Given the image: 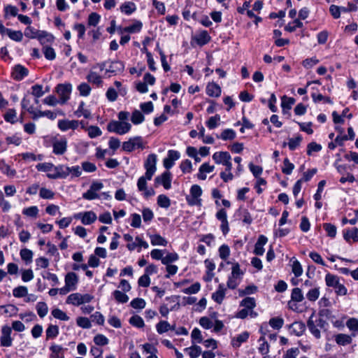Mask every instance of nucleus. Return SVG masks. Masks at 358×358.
Masks as SVG:
<instances>
[{
  "instance_id": "32",
  "label": "nucleus",
  "mask_w": 358,
  "mask_h": 358,
  "mask_svg": "<svg viewBox=\"0 0 358 358\" xmlns=\"http://www.w3.org/2000/svg\"><path fill=\"white\" fill-rule=\"evenodd\" d=\"M325 282L327 286L336 288L340 283L339 278L336 275L327 273L325 276Z\"/></svg>"
},
{
  "instance_id": "44",
  "label": "nucleus",
  "mask_w": 358,
  "mask_h": 358,
  "mask_svg": "<svg viewBox=\"0 0 358 358\" xmlns=\"http://www.w3.org/2000/svg\"><path fill=\"white\" fill-rule=\"evenodd\" d=\"M36 310L40 317H44L48 312L47 304L45 302H38L36 304Z\"/></svg>"
},
{
  "instance_id": "31",
  "label": "nucleus",
  "mask_w": 358,
  "mask_h": 358,
  "mask_svg": "<svg viewBox=\"0 0 358 358\" xmlns=\"http://www.w3.org/2000/svg\"><path fill=\"white\" fill-rule=\"evenodd\" d=\"M122 13H125L126 15H131L134 13L136 8L134 3L128 1L124 3L120 8Z\"/></svg>"
},
{
  "instance_id": "19",
  "label": "nucleus",
  "mask_w": 358,
  "mask_h": 358,
  "mask_svg": "<svg viewBox=\"0 0 358 358\" xmlns=\"http://www.w3.org/2000/svg\"><path fill=\"white\" fill-rule=\"evenodd\" d=\"M86 79L89 83L95 85L98 87L102 86V77L93 70L90 71L89 73L86 77Z\"/></svg>"
},
{
  "instance_id": "57",
  "label": "nucleus",
  "mask_w": 358,
  "mask_h": 358,
  "mask_svg": "<svg viewBox=\"0 0 358 358\" xmlns=\"http://www.w3.org/2000/svg\"><path fill=\"white\" fill-rule=\"evenodd\" d=\"M84 102H81L78 106V110L76 111V115L78 117L84 116L85 118H89L91 116L90 110L84 108Z\"/></svg>"
},
{
  "instance_id": "33",
  "label": "nucleus",
  "mask_w": 358,
  "mask_h": 358,
  "mask_svg": "<svg viewBox=\"0 0 358 358\" xmlns=\"http://www.w3.org/2000/svg\"><path fill=\"white\" fill-rule=\"evenodd\" d=\"M344 238L347 241L352 239L354 242H358V229L355 227L351 230H348L344 233Z\"/></svg>"
},
{
  "instance_id": "39",
  "label": "nucleus",
  "mask_w": 358,
  "mask_h": 358,
  "mask_svg": "<svg viewBox=\"0 0 358 358\" xmlns=\"http://www.w3.org/2000/svg\"><path fill=\"white\" fill-rule=\"evenodd\" d=\"M20 255L22 259L24 260L26 264H29L32 262L33 252L31 250L27 248L22 249Z\"/></svg>"
},
{
  "instance_id": "64",
  "label": "nucleus",
  "mask_w": 358,
  "mask_h": 358,
  "mask_svg": "<svg viewBox=\"0 0 358 358\" xmlns=\"http://www.w3.org/2000/svg\"><path fill=\"white\" fill-rule=\"evenodd\" d=\"M300 353L299 348H292L287 350L283 355V358H297Z\"/></svg>"
},
{
  "instance_id": "18",
  "label": "nucleus",
  "mask_w": 358,
  "mask_h": 358,
  "mask_svg": "<svg viewBox=\"0 0 358 358\" xmlns=\"http://www.w3.org/2000/svg\"><path fill=\"white\" fill-rule=\"evenodd\" d=\"M249 333L244 331L231 339V345L235 348H238L242 343L246 342L249 338Z\"/></svg>"
},
{
  "instance_id": "61",
  "label": "nucleus",
  "mask_w": 358,
  "mask_h": 358,
  "mask_svg": "<svg viewBox=\"0 0 358 358\" xmlns=\"http://www.w3.org/2000/svg\"><path fill=\"white\" fill-rule=\"evenodd\" d=\"M39 196L44 199H51L54 197L55 193L49 189L42 187L40 189Z\"/></svg>"
},
{
  "instance_id": "43",
  "label": "nucleus",
  "mask_w": 358,
  "mask_h": 358,
  "mask_svg": "<svg viewBox=\"0 0 358 358\" xmlns=\"http://www.w3.org/2000/svg\"><path fill=\"white\" fill-rule=\"evenodd\" d=\"M59 334V327L57 325L50 324L46 329V338H54Z\"/></svg>"
},
{
  "instance_id": "7",
  "label": "nucleus",
  "mask_w": 358,
  "mask_h": 358,
  "mask_svg": "<svg viewBox=\"0 0 358 358\" xmlns=\"http://www.w3.org/2000/svg\"><path fill=\"white\" fill-rule=\"evenodd\" d=\"M53 153L57 155L64 154L67 150V140L65 138L55 139L52 142Z\"/></svg>"
},
{
  "instance_id": "9",
  "label": "nucleus",
  "mask_w": 358,
  "mask_h": 358,
  "mask_svg": "<svg viewBox=\"0 0 358 358\" xmlns=\"http://www.w3.org/2000/svg\"><path fill=\"white\" fill-rule=\"evenodd\" d=\"M12 332V329L7 326H3L1 329V336L0 338L1 345L3 347H10L12 345V338L10 337V334Z\"/></svg>"
},
{
  "instance_id": "16",
  "label": "nucleus",
  "mask_w": 358,
  "mask_h": 358,
  "mask_svg": "<svg viewBox=\"0 0 358 358\" xmlns=\"http://www.w3.org/2000/svg\"><path fill=\"white\" fill-rule=\"evenodd\" d=\"M315 314L313 313L307 321V327L310 331V332L313 334V336L317 339H320L321 338L320 330L319 329V327L315 322L314 318Z\"/></svg>"
},
{
  "instance_id": "4",
  "label": "nucleus",
  "mask_w": 358,
  "mask_h": 358,
  "mask_svg": "<svg viewBox=\"0 0 358 358\" xmlns=\"http://www.w3.org/2000/svg\"><path fill=\"white\" fill-rule=\"evenodd\" d=\"M157 156L155 154H150L148 156L144 164L146 170L145 175L148 180L152 179V176L156 171Z\"/></svg>"
},
{
  "instance_id": "23",
  "label": "nucleus",
  "mask_w": 358,
  "mask_h": 358,
  "mask_svg": "<svg viewBox=\"0 0 358 358\" xmlns=\"http://www.w3.org/2000/svg\"><path fill=\"white\" fill-rule=\"evenodd\" d=\"M215 169L214 166H210L208 163H203L199 169V173L197 174V178L200 180H206V173H211Z\"/></svg>"
},
{
  "instance_id": "63",
  "label": "nucleus",
  "mask_w": 358,
  "mask_h": 358,
  "mask_svg": "<svg viewBox=\"0 0 358 358\" xmlns=\"http://www.w3.org/2000/svg\"><path fill=\"white\" fill-rule=\"evenodd\" d=\"M78 90L80 92V94L83 96H87L90 94L91 87L90 86L86 83H83L78 87Z\"/></svg>"
},
{
  "instance_id": "60",
  "label": "nucleus",
  "mask_w": 358,
  "mask_h": 358,
  "mask_svg": "<svg viewBox=\"0 0 358 358\" xmlns=\"http://www.w3.org/2000/svg\"><path fill=\"white\" fill-rule=\"evenodd\" d=\"M142 26V23L139 21H137L134 24L125 27L123 31L129 33L138 32L141 29Z\"/></svg>"
},
{
  "instance_id": "54",
  "label": "nucleus",
  "mask_w": 358,
  "mask_h": 358,
  "mask_svg": "<svg viewBox=\"0 0 358 358\" xmlns=\"http://www.w3.org/2000/svg\"><path fill=\"white\" fill-rule=\"evenodd\" d=\"M303 27V23L299 19H296L292 23H289L285 27V29L289 32L294 31L297 28H301Z\"/></svg>"
},
{
  "instance_id": "20",
  "label": "nucleus",
  "mask_w": 358,
  "mask_h": 358,
  "mask_svg": "<svg viewBox=\"0 0 358 358\" xmlns=\"http://www.w3.org/2000/svg\"><path fill=\"white\" fill-rule=\"evenodd\" d=\"M213 159L216 164L224 165L225 162L231 159V157L227 152H217L213 155Z\"/></svg>"
},
{
  "instance_id": "17",
  "label": "nucleus",
  "mask_w": 358,
  "mask_h": 358,
  "mask_svg": "<svg viewBox=\"0 0 358 358\" xmlns=\"http://www.w3.org/2000/svg\"><path fill=\"white\" fill-rule=\"evenodd\" d=\"M190 194L192 198L191 199H187L188 203L190 205H195L198 203L199 198L202 194L201 188L197 185H194L190 189Z\"/></svg>"
},
{
  "instance_id": "11",
  "label": "nucleus",
  "mask_w": 358,
  "mask_h": 358,
  "mask_svg": "<svg viewBox=\"0 0 358 358\" xmlns=\"http://www.w3.org/2000/svg\"><path fill=\"white\" fill-rule=\"evenodd\" d=\"M65 285L69 287L71 290L74 291L77 288L78 282V275L74 272H69L65 275Z\"/></svg>"
},
{
  "instance_id": "14",
  "label": "nucleus",
  "mask_w": 358,
  "mask_h": 358,
  "mask_svg": "<svg viewBox=\"0 0 358 358\" xmlns=\"http://www.w3.org/2000/svg\"><path fill=\"white\" fill-rule=\"evenodd\" d=\"M290 334L296 336H301L306 330V325L302 322H294L288 326Z\"/></svg>"
},
{
  "instance_id": "29",
  "label": "nucleus",
  "mask_w": 358,
  "mask_h": 358,
  "mask_svg": "<svg viewBox=\"0 0 358 358\" xmlns=\"http://www.w3.org/2000/svg\"><path fill=\"white\" fill-rule=\"evenodd\" d=\"M4 120L10 124H15L17 121L16 110L13 108L8 109L3 115Z\"/></svg>"
},
{
  "instance_id": "37",
  "label": "nucleus",
  "mask_w": 358,
  "mask_h": 358,
  "mask_svg": "<svg viewBox=\"0 0 358 358\" xmlns=\"http://www.w3.org/2000/svg\"><path fill=\"white\" fill-rule=\"evenodd\" d=\"M236 136V134L234 130L231 129H226L222 131L219 138L224 141L234 140Z\"/></svg>"
},
{
  "instance_id": "22",
  "label": "nucleus",
  "mask_w": 358,
  "mask_h": 358,
  "mask_svg": "<svg viewBox=\"0 0 358 358\" xmlns=\"http://www.w3.org/2000/svg\"><path fill=\"white\" fill-rule=\"evenodd\" d=\"M124 69V64L120 61H113L110 63L106 73H112L114 74L121 73Z\"/></svg>"
},
{
  "instance_id": "3",
  "label": "nucleus",
  "mask_w": 358,
  "mask_h": 358,
  "mask_svg": "<svg viewBox=\"0 0 358 358\" xmlns=\"http://www.w3.org/2000/svg\"><path fill=\"white\" fill-rule=\"evenodd\" d=\"M72 91V85L69 83L59 84L56 87V92L59 96L61 104L65 103L70 98Z\"/></svg>"
},
{
  "instance_id": "28",
  "label": "nucleus",
  "mask_w": 358,
  "mask_h": 358,
  "mask_svg": "<svg viewBox=\"0 0 358 358\" xmlns=\"http://www.w3.org/2000/svg\"><path fill=\"white\" fill-rule=\"evenodd\" d=\"M295 103V99L292 97H287L286 96H283L282 97V103L281 106L282 108V112L285 113L287 110H289L292 106V105Z\"/></svg>"
},
{
  "instance_id": "58",
  "label": "nucleus",
  "mask_w": 358,
  "mask_h": 358,
  "mask_svg": "<svg viewBox=\"0 0 358 358\" xmlns=\"http://www.w3.org/2000/svg\"><path fill=\"white\" fill-rule=\"evenodd\" d=\"M8 37L15 41H21L23 38V34L21 31H14L10 29L8 31Z\"/></svg>"
},
{
  "instance_id": "62",
  "label": "nucleus",
  "mask_w": 358,
  "mask_h": 358,
  "mask_svg": "<svg viewBox=\"0 0 358 358\" xmlns=\"http://www.w3.org/2000/svg\"><path fill=\"white\" fill-rule=\"evenodd\" d=\"M88 135L90 138H94L100 136L102 134L101 130L97 126H90L87 128Z\"/></svg>"
},
{
  "instance_id": "24",
  "label": "nucleus",
  "mask_w": 358,
  "mask_h": 358,
  "mask_svg": "<svg viewBox=\"0 0 358 358\" xmlns=\"http://www.w3.org/2000/svg\"><path fill=\"white\" fill-rule=\"evenodd\" d=\"M225 291L226 288L224 285H219L217 291L212 294V299L217 303H222L225 296Z\"/></svg>"
},
{
  "instance_id": "12",
  "label": "nucleus",
  "mask_w": 358,
  "mask_h": 358,
  "mask_svg": "<svg viewBox=\"0 0 358 358\" xmlns=\"http://www.w3.org/2000/svg\"><path fill=\"white\" fill-rule=\"evenodd\" d=\"M155 180L156 183L162 184L166 189H169L171 187V173L166 171L155 178Z\"/></svg>"
},
{
  "instance_id": "56",
  "label": "nucleus",
  "mask_w": 358,
  "mask_h": 358,
  "mask_svg": "<svg viewBox=\"0 0 358 358\" xmlns=\"http://www.w3.org/2000/svg\"><path fill=\"white\" fill-rule=\"evenodd\" d=\"M113 296L115 300L119 303H124L129 301V296L119 290L114 291Z\"/></svg>"
},
{
  "instance_id": "55",
  "label": "nucleus",
  "mask_w": 358,
  "mask_h": 358,
  "mask_svg": "<svg viewBox=\"0 0 358 358\" xmlns=\"http://www.w3.org/2000/svg\"><path fill=\"white\" fill-rule=\"evenodd\" d=\"M22 213L28 217H36L38 214V208L36 206H31L23 209Z\"/></svg>"
},
{
  "instance_id": "41",
  "label": "nucleus",
  "mask_w": 358,
  "mask_h": 358,
  "mask_svg": "<svg viewBox=\"0 0 358 358\" xmlns=\"http://www.w3.org/2000/svg\"><path fill=\"white\" fill-rule=\"evenodd\" d=\"M179 257L176 252L168 253L165 257L162 259V263L164 265L171 264L178 259Z\"/></svg>"
},
{
  "instance_id": "1",
  "label": "nucleus",
  "mask_w": 358,
  "mask_h": 358,
  "mask_svg": "<svg viewBox=\"0 0 358 358\" xmlns=\"http://www.w3.org/2000/svg\"><path fill=\"white\" fill-rule=\"evenodd\" d=\"M131 128V124L128 122H120L113 120L107 125V129L110 132H114L119 135H124L128 133Z\"/></svg>"
},
{
  "instance_id": "13",
  "label": "nucleus",
  "mask_w": 358,
  "mask_h": 358,
  "mask_svg": "<svg viewBox=\"0 0 358 358\" xmlns=\"http://www.w3.org/2000/svg\"><path fill=\"white\" fill-rule=\"evenodd\" d=\"M58 127L60 130L65 131L69 129H76L79 125L78 120H62L58 121Z\"/></svg>"
},
{
  "instance_id": "46",
  "label": "nucleus",
  "mask_w": 358,
  "mask_h": 358,
  "mask_svg": "<svg viewBox=\"0 0 358 358\" xmlns=\"http://www.w3.org/2000/svg\"><path fill=\"white\" fill-rule=\"evenodd\" d=\"M28 293L27 287L25 286H19L13 290V294L15 297L21 298L25 296Z\"/></svg>"
},
{
  "instance_id": "34",
  "label": "nucleus",
  "mask_w": 358,
  "mask_h": 358,
  "mask_svg": "<svg viewBox=\"0 0 358 358\" xmlns=\"http://www.w3.org/2000/svg\"><path fill=\"white\" fill-rule=\"evenodd\" d=\"M187 352L190 358H197L201 353V348L196 345H193L189 348L185 349Z\"/></svg>"
},
{
  "instance_id": "10",
  "label": "nucleus",
  "mask_w": 358,
  "mask_h": 358,
  "mask_svg": "<svg viewBox=\"0 0 358 358\" xmlns=\"http://www.w3.org/2000/svg\"><path fill=\"white\" fill-rule=\"evenodd\" d=\"M76 217L80 219L81 222L85 225L91 224L97 219L96 213L92 210L80 213L76 216Z\"/></svg>"
},
{
  "instance_id": "25",
  "label": "nucleus",
  "mask_w": 358,
  "mask_h": 358,
  "mask_svg": "<svg viewBox=\"0 0 358 358\" xmlns=\"http://www.w3.org/2000/svg\"><path fill=\"white\" fill-rule=\"evenodd\" d=\"M206 93L210 96L217 97L221 94V88L214 83H208L206 87Z\"/></svg>"
},
{
  "instance_id": "38",
  "label": "nucleus",
  "mask_w": 358,
  "mask_h": 358,
  "mask_svg": "<svg viewBox=\"0 0 358 358\" xmlns=\"http://www.w3.org/2000/svg\"><path fill=\"white\" fill-rule=\"evenodd\" d=\"M346 325L348 327V329L352 331V336H355L356 334H358V320L356 318H350L349 319L347 322Z\"/></svg>"
},
{
  "instance_id": "51",
  "label": "nucleus",
  "mask_w": 358,
  "mask_h": 358,
  "mask_svg": "<svg viewBox=\"0 0 358 358\" xmlns=\"http://www.w3.org/2000/svg\"><path fill=\"white\" fill-rule=\"evenodd\" d=\"M241 306H243L249 310H252L256 306L255 299L253 297H246L242 300Z\"/></svg>"
},
{
  "instance_id": "2",
  "label": "nucleus",
  "mask_w": 358,
  "mask_h": 358,
  "mask_svg": "<svg viewBox=\"0 0 358 358\" xmlns=\"http://www.w3.org/2000/svg\"><path fill=\"white\" fill-rule=\"evenodd\" d=\"M243 273L240 268L238 263H235L232 266L231 273L227 280V287L229 289H234L239 284Z\"/></svg>"
},
{
  "instance_id": "6",
  "label": "nucleus",
  "mask_w": 358,
  "mask_h": 358,
  "mask_svg": "<svg viewBox=\"0 0 358 358\" xmlns=\"http://www.w3.org/2000/svg\"><path fill=\"white\" fill-rule=\"evenodd\" d=\"M143 141L141 136L131 138L122 144V149L127 152H131L136 148H143Z\"/></svg>"
},
{
  "instance_id": "59",
  "label": "nucleus",
  "mask_w": 358,
  "mask_h": 358,
  "mask_svg": "<svg viewBox=\"0 0 358 358\" xmlns=\"http://www.w3.org/2000/svg\"><path fill=\"white\" fill-rule=\"evenodd\" d=\"M54 164L52 163H41L38 164L36 166L38 171L50 173L52 171Z\"/></svg>"
},
{
  "instance_id": "52",
  "label": "nucleus",
  "mask_w": 358,
  "mask_h": 358,
  "mask_svg": "<svg viewBox=\"0 0 358 358\" xmlns=\"http://www.w3.org/2000/svg\"><path fill=\"white\" fill-rule=\"evenodd\" d=\"M201 289V284L198 282L194 283L190 287L185 288L182 290L184 294H192L197 293Z\"/></svg>"
},
{
  "instance_id": "50",
  "label": "nucleus",
  "mask_w": 358,
  "mask_h": 358,
  "mask_svg": "<svg viewBox=\"0 0 358 358\" xmlns=\"http://www.w3.org/2000/svg\"><path fill=\"white\" fill-rule=\"evenodd\" d=\"M144 119L145 118H144V116L142 114V113L138 110H136L133 112L131 118V122L134 124H138L142 123L144 121Z\"/></svg>"
},
{
  "instance_id": "42",
  "label": "nucleus",
  "mask_w": 358,
  "mask_h": 358,
  "mask_svg": "<svg viewBox=\"0 0 358 358\" xmlns=\"http://www.w3.org/2000/svg\"><path fill=\"white\" fill-rule=\"evenodd\" d=\"M157 204L161 208H168L171 206V200L167 196L160 194L157 197Z\"/></svg>"
},
{
  "instance_id": "8",
  "label": "nucleus",
  "mask_w": 358,
  "mask_h": 358,
  "mask_svg": "<svg viewBox=\"0 0 358 358\" xmlns=\"http://www.w3.org/2000/svg\"><path fill=\"white\" fill-rule=\"evenodd\" d=\"M67 169L64 165L54 166L52 172L47 173L50 179L65 178L67 177Z\"/></svg>"
},
{
  "instance_id": "45",
  "label": "nucleus",
  "mask_w": 358,
  "mask_h": 358,
  "mask_svg": "<svg viewBox=\"0 0 358 358\" xmlns=\"http://www.w3.org/2000/svg\"><path fill=\"white\" fill-rule=\"evenodd\" d=\"M320 296V288L319 287H314L310 289L306 294V298L310 301H315Z\"/></svg>"
},
{
  "instance_id": "21",
  "label": "nucleus",
  "mask_w": 358,
  "mask_h": 358,
  "mask_svg": "<svg viewBox=\"0 0 358 358\" xmlns=\"http://www.w3.org/2000/svg\"><path fill=\"white\" fill-rule=\"evenodd\" d=\"M268 239L264 235L259 236L258 240L255 245L254 252L257 255H262L264 252V246L267 243Z\"/></svg>"
},
{
  "instance_id": "30",
  "label": "nucleus",
  "mask_w": 358,
  "mask_h": 358,
  "mask_svg": "<svg viewBox=\"0 0 358 358\" xmlns=\"http://www.w3.org/2000/svg\"><path fill=\"white\" fill-rule=\"evenodd\" d=\"M335 341L340 345H346L352 343V338L347 334H339L336 336Z\"/></svg>"
},
{
  "instance_id": "35",
  "label": "nucleus",
  "mask_w": 358,
  "mask_h": 358,
  "mask_svg": "<svg viewBox=\"0 0 358 358\" xmlns=\"http://www.w3.org/2000/svg\"><path fill=\"white\" fill-rule=\"evenodd\" d=\"M268 324L273 329L279 330L284 324V320L280 317H272L269 320Z\"/></svg>"
},
{
  "instance_id": "26",
  "label": "nucleus",
  "mask_w": 358,
  "mask_h": 358,
  "mask_svg": "<svg viewBox=\"0 0 358 358\" xmlns=\"http://www.w3.org/2000/svg\"><path fill=\"white\" fill-rule=\"evenodd\" d=\"M194 39L198 45H203L210 41V36L207 31H202L196 35Z\"/></svg>"
},
{
  "instance_id": "48",
  "label": "nucleus",
  "mask_w": 358,
  "mask_h": 358,
  "mask_svg": "<svg viewBox=\"0 0 358 358\" xmlns=\"http://www.w3.org/2000/svg\"><path fill=\"white\" fill-rule=\"evenodd\" d=\"M291 298L296 302H301L303 299V295L300 288L296 287L292 289Z\"/></svg>"
},
{
  "instance_id": "53",
  "label": "nucleus",
  "mask_w": 358,
  "mask_h": 358,
  "mask_svg": "<svg viewBox=\"0 0 358 358\" xmlns=\"http://www.w3.org/2000/svg\"><path fill=\"white\" fill-rule=\"evenodd\" d=\"M294 169V165L291 163L287 158H285L283 161V166L282 168V173L287 175H289L292 173Z\"/></svg>"
},
{
  "instance_id": "49",
  "label": "nucleus",
  "mask_w": 358,
  "mask_h": 358,
  "mask_svg": "<svg viewBox=\"0 0 358 358\" xmlns=\"http://www.w3.org/2000/svg\"><path fill=\"white\" fill-rule=\"evenodd\" d=\"M129 323L136 327L142 328L144 327L145 323L141 317L138 315H134L130 317Z\"/></svg>"
},
{
  "instance_id": "27",
  "label": "nucleus",
  "mask_w": 358,
  "mask_h": 358,
  "mask_svg": "<svg viewBox=\"0 0 358 358\" xmlns=\"http://www.w3.org/2000/svg\"><path fill=\"white\" fill-rule=\"evenodd\" d=\"M152 245L166 246L168 241L159 234L149 235Z\"/></svg>"
},
{
  "instance_id": "5",
  "label": "nucleus",
  "mask_w": 358,
  "mask_h": 358,
  "mask_svg": "<svg viewBox=\"0 0 358 358\" xmlns=\"http://www.w3.org/2000/svg\"><path fill=\"white\" fill-rule=\"evenodd\" d=\"M103 187L102 182L95 181L92 183L90 189L83 194V197L87 200H93L99 198L98 192Z\"/></svg>"
},
{
  "instance_id": "40",
  "label": "nucleus",
  "mask_w": 358,
  "mask_h": 358,
  "mask_svg": "<svg viewBox=\"0 0 358 358\" xmlns=\"http://www.w3.org/2000/svg\"><path fill=\"white\" fill-rule=\"evenodd\" d=\"M171 329L170 324L164 320L160 321L156 325L157 331L159 334H162L164 333L167 332L169 330Z\"/></svg>"
},
{
  "instance_id": "15",
  "label": "nucleus",
  "mask_w": 358,
  "mask_h": 358,
  "mask_svg": "<svg viewBox=\"0 0 358 358\" xmlns=\"http://www.w3.org/2000/svg\"><path fill=\"white\" fill-rule=\"evenodd\" d=\"M28 70L24 66L17 64L13 68L12 77L16 80H21L28 75Z\"/></svg>"
},
{
  "instance_id": "36",
  "label": "nucleus",
  "mask_w": 358,
  "mask_h": 358,
  "mask_svg": "<svg viewBox=\"0 0 358 358\" xmlns=\"http://www.w3.org/2000/svg\"><path fill=\"white\" fill-rule=\"evenodd\" d=\"M66 303L72 304L73 306H80L81 305L80 301V293H73L68 296L66 301Z\"/></svg>"
},
{
  "instance_id": "47",
  "label": "nucleus",
  "mask_w": 358,
  "mask_h": 358,
  "mask_svg": "<svg viewBox=\"0 0 358 358\" xmlns=\"http://www.w3.org/2000/svg\"><path fill=\"white\" fill-rule=\"evenodd\" d=\"M52 315L55 318L60 320L68 321L69 320V317L66 314V313L59 308L52 310Z\"/></svg>"
}]
</instances>
